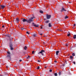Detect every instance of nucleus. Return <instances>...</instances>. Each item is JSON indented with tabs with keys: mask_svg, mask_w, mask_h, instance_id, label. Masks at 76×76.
<instances>
[{
	"mask_svg": "<svg viewBox=\"0 0 76 76\" xmlns=\"http://www.w3.org/2000/svg\"><path fill=\"white\" fill-rule=\"evenodd\" d=\"M26 48H27V47L26 46H25V47L24 48V50H26Z\"/></svg>",
	"mask_w": 76,
	"mask_h": 76,
	"instance_id": "obj_23",
	"label": "nucleus"
},
{
	"mask_svg": "<svg viewBox=\"0 0 76 76\" xmlns=\"http://www.w3.org/2000/svg\"><path fill=\"white\" fill-rule=\"evenodd\" d=\"M67 18H68V17L67 16V15H66L65 17V19H67Z\"/></svg>",
	"mask_w": 76,
	"mask_h": 76,
	"instance_id": "obj_19",
	"label": "nucleus"
},
{
	"mask_svg": "<svg viewBox=\"0 0 76 76\" xmlns=\"http://www.w3.org/2000/svg\"><path fill=\"white\" fill-rule=\"evenodd\" d=\"M16 7H19V6H18V5H17L16 6Z\"/></svg>",
	"mask_w": 76,
	"mask_h": 76,
	"instance_id": "obj_32",
	"label": "nucleus"
},
{
	"mask_svg": "<svg viewBox=\"0 0 76 76\" xmlns=\"http://www.w3.org/2000/svg\"><path fill=\"white\" fill-rule=\"evenodd\" d=\"M34 17H31L28 20L24 18L22 20V21L23 22H26L27 23H31L32 22H33V19H34Z\"/></svg>",
	"mask_w": 76,
	"mask_h": 76,
	"instance_id": "obj_1",
	"label": "nucleus"
},
{
	"mask_svg": "<svg viewBox=\"0 0 76 76\" xmlns=\"http://www.w3.org/2000/svg\"><path fill=\"white\" fill-rule=\"evenodd\" d=\"M46 17L47 19H50L51 18V15H48V14L46 15Z\"/></svg>",
	"mask_w": 76,
	"mask_h": 76,
	"instance_id": "obj_5",
	"label": "nucleus"
},
{
	"mask_svg": "<svg viewBox=\"0 0 76 76\" xmlns=\"http://www.w3.org/2000/svg\"><path fill=\"white\" fill-rule=\"evenodd\" d=\"M61 72H62L59 71L58 73V75H59V76H60L61 75Z\"/></svg>",
	"mask_w": 76,
	"mask_h": 76,
	"instance_id": "obj_14",
	"label": "nucleus"
},
{
	"mask_svg": "<svg viewBox=\"0 0 76 76\" xmlns=\"http://www.w3.org/2000/svg\"><path fill=\"white\" fill-rule=\"evenodd\" d=\"M7 37H9L10 38V37H11V35L10 34H7Z\"/></svg>",
	"mask_w": 76,
	"mask_h": 76,
	"instance_id": "obj_15",
	"label": "nucleus"
},
{
	"mask_svg": "<svg viewBox=\"0 0 76 76\" xmlns=\"http://www.w3.org/2000/svg\"><path fill=\"white\" fill-rule=\"evenodd\" d=\"M16 22L17 23H18V22H19V20L18 18H16Z\"/></svg>",
	"mask_w": 76,
	"mask_h": 76,
	"instance_id": "obj_9",
	"label": "nucleus"
},
{
	"mask_svg": "<svg viewBox=\"0 0 76 76\" xmlns=\"http://www.w3.org/2000/svg\"><path fill=\"white\" fill-rule=\"evenodd\" d=\"M71 3V2H69V3Z\"/></svg>",
	"mask_w": 76,
	"mask_h": 76,
	"instance_id": "obj_47",
	"label": "nucleus"
},
{
	"mask_svg": "<svg viewBox=\"0 0 76 76\" xmlns=\"http://www.w3.org/2000/svg\"><path fill=\"white\" fill-rule=\"evenodd\" d=\"M70 35V34H67V36L68 37H69V36Z\"/></svg>",
	"mask_w": 76,
	"mask_h": 76,
	"instance_id": "obj_28",
	"label": "nucleus"
},
{
	"mask_svg": "<svg viewBox=\"0 0 76 76\" xmlns=\"http://www.w3.org/2000/svg\"><path fill=\"white\" fill-rule=\"evenodd\" d=\"M47 66H45V69H47Z\"/></svg>",
	"mask_w": 76,
	"mask_h": 76,
	"instance_id": "obj_41",
	"label": "nucleus"
},
{
	"mask_svg": "<svg viewBox=\"0 0 76 76\" xmlns=\"http://www.w3.org/2000/svg\"><path fill=\"white\" fill-rule=\"evenodd\" d=\"M32 24H33V25H34V23H32Z\"/></svg>",
	"mask_w": 76,
	"mask_h": 76,
	"instance_id": "obj_48",
	"label": "nucleus"
},
{
	"mask_svg": "<svg viewBox=\"0 0 76 76\" xmlns=\"http://www.w3.org/2000/svg\"><path fill=\"white\" fill-rule=\"evenodd\" d=\"M10 40H9V41H11V39H13V37H10Z\"/></svg>",
	"mask_w": 76,
	"mask_h": 76,
	"instance_id": "obj_16",
	"label": "nucleus"
},
{
	"mask_svg": "<svg viewBox=\"0 0 76 76\" xmlns=\"http://www.w3.org/2000/svg\"><path fill=\"white\" fill-rule=\"evenodd\" d=\"M73 38H74V39H76V35H74Z\"/></svg>",
	"mask_w": 76,
	"mask_h": 76,
	"instance_id": "obj_13",
	"label": "nucleus"
},
{
	"mask_svg": "<svg viewBox=\"0 0 76 76\" xmlns=\"http://www.w3.org/2000/svg\"><path fill=\"white\" fill-rule=\"evenodd\" d=\"M2 28H4V25L2 26Z\"/></svg>",
	"mask_w": 76,
	"mask_h": 76,
	"instance_id": "obj_39",
	"label": "nucleus"
},
{
	"mask_svg": "<svg viewBox=\"0 0 76 76\" xmlns=\"http://www.w3.org/2000/svg\"><path fill=\"white\" fill-rule=\"evenodd\" d=\"M21 30H22V31H23V29H25V28L22 27L21 28Z\"/></svg>",
	"mask_w": 76,
	"mask_h": 76,
	"instance_id": "obj_21",
	"label": "nucleus"
},
{
	"mask_svg": "<svg viewBox=\"0 0 76 76\" xmlns=\"http://www.w3.org/2000/svg\"><path fill=\"white\" fill-rule=\"evenodd\" d=\"M0 6L1 7L0 8V9H4V7H5V6L4 5H1Z\"/></svg>",
	"mask_w": 76,
	"mask_h": 76,
	"instance_id": "obj_7",
	"label": "nucleus"
},
{
	"mask_svg": "<svg viewBox=\"0 0 76 76\" xmlns=\"http://www.w3.org/2000/svg\"><path fill=\"white\" fill-rule=\"evenodd\" d=\"M8 54L7 55V58L8 59H9V60H11V56H10V52H7Z\"/></svg>",
	"mask_w": 76,
	"mask_h": 76,
	"instance_id": "obj_2",
	"label": "nucleus"
},
{
	"mask_svg": "<svg viewBox=\"0 0 76 76\" xmlns=\"http://www.w3.org/2000/svg\"><path fill=\"white\" fill-rule=\"evenodd\" d=\"M7 68H8V67H9V66H8L7 65H6Z\"/></svg>",
	"mask_w": 76,
	"mask_h": 76,
	"instance_id": "obj_37",
	"label": "nucleus"
},
{
	"mask_svg": "<svg viewBox=\"0 0 76 76\" xmlns=\"http://www.w3.org/2000/svg\"><path fill=\"white\" fill-rule=\"evenodd\" d=\"M49 71L50 72H52V70L50 69Z\"/></svg>",
	"mask_w": 76,
	"mask_h": 76,
	"instance_id": "obj_34",
	"label": "nucleus"
},
{
	"mask_svg": "<svg viewBox=\"0 0 76 76\" xmlns=\"http://www.w3.org/2000/svg\"><path fill=\"white\" fill-rule=\"evenodd\" d=\"M40 68V67H39V66H38L37 67V70H39V69Z\"/></svg>",
	"mask_w": 76,
	"mask_h": 76,
	"instance_id": "obj_25",
	"label": "nucleus"
},
{
	"mask_svg": "<svg viewBox=\"0 0 76 76\" xmlns=\"http://www.w3.org/2000/svg\"><path fill=\"white\" fill-rule=\"evenodd\" d=\"M73 56H71L70 57L69 59L70 60H73Z\"/></svg>",
	"mask_w": 76,
	"mask_h": 76,
	"instance_id": "obj_10",
	"label": "nucleus"
},
{
	"mask_svg": "<svg viewBox=\"0 0 76 76\" xmlns=\"http://www.w3.org/2000/svg\"><path fill=\"white\" fill-rule=\"evenodd\" d=\"M28 58L30 57V56H28Z\"/></svg>",
	"mask_w": 76,
	"mask_h": 76,
	"instance_id": "obj_46",
	"label": "nucleus"
},
{
	"mask_svg": "<svg viewBox=\"0 0 76 76\" xmlns=\"http://www.w3.org/2000/svg\"><path fill=\"white\" fill-rule=\"evenodd\" d=\"M33 36L34 37H35L37 36V34H33Z\"/></svg>",
	"mask_w": 76,
	"mask_h": 76,
	"instance_id": "obj_20",
	"label": "nucleus"
},
{
	"mask_svg": "<svg viewBox=\"0 0 76 76\" xmlns=\"http://www.w3.org/2000/svg\"><path fill=\"white\" fill-rule=\"evenodd\" d=\"M72 56H75V53H73L72 54Z\"/></svg>",
	"mask_w": 76,
	"mask_h": 76,
	"instance_id": "obj_24",
	"label": "nucleus"
},
{
	"mask_svg": "<svg viewBox=\"0 0 76 76\" xmlns=\"http://www.w3.org/2000/svg\"><path fill=\"white\" fill-rule=\"evenodd\" d=\"M39 34L40 35H42V34H40L39 33Z\"/></svg>",
	"mask_w": 76,
	"mask_h": 76,
	"instance_id": "obj_33",
	"label": "nucleus"
},
{
	"mask_svg": "<svg viewBox=\"0 0 76 76\" xmlns=\"http://www.w3.org/2000/svg\"><path fill=\"white\" fill-rule=\"evenodd\" d=\"M33 26H35V27H37V28H38V26H39V25L34 24V25H33Z\"/></svg>",
	"mask_w": 76,
	"mask_h": 76,
	"instance_id": "obj_8",
	"label": "nucleus"
},
{
	"mask_svg": "<svg viewBox=\"0 0 76 76\" xmlns=\"http://www.w3.org/2000/svg\"><path fill=\"white\" fill-rule=\"evenodd\" d=\"M40 29H42V27H41L40 28Z\"/></svg>",
	"mask_w": 76,
	"mask_h": 76,
	"instance_id": "obj_44",
	"label": "nucleus"
},
{
	"mask_svg": "<svg viewBox=\"0 0 76 76\" xmlns=\"http://www.w3.org/2000/svg\"><path fill=\"white\" fill-rule=\"evenodd\" d=\"M76 26V24H74V27H75V26Z\"/></svg>",
	"mask_w": 76,
	"mask_h": 76,
	"instance_id": "obj_43",
	"label": "nucleus"
},
{
	"mask_svg": "<svg viewBox=\"0 0 76 76\" xmlns=\"http://www.w3.org/2000/svg\"><path fill=\"white\" fill-rule=\"evenodd\" d=\"M65 45L66 47H68V44H66Z\"/></svg>",
	"mask_w": 76,
	"mask_h": 76,
	"instance_id": "obj_31",
	"label": "nucleus"
},
{
	"mask_svg": "<svg viewBox=\"0 0 76 76\" xmlns=\"http://www.w3.org/2000/svg\"><path fill=\"white\" fill-rule=\"evenodd\" d=\"M49 27H51L52 26V25H51V23H49Z\"/></svg>",
	"mask_w": 76,
	"mask_h": 76,
	"instance_id": "obj_11",
	"label": "nucleus"
},
{
	"mask_svg": "<svg viewBox=\"0 0 76 76\" xmlns=\"http://www.w3.org/2000/svg\"><path fill=\"white\" fill-rule=\"evenodd\" d=\"M57 30L58 31H62V30L61 29H57Z\"/></svg>",
	"mask_w": 76,
	"mask_h": 76,
	"instance_id": "obj_22",
	"label": "nucleus"
},
{
	"mask_svg": "<svg viewBox=\"0 0 76 76\" xmlns=\"http://www.w3.org/2000/svg\"><path fill=\"white\" fill-rule=\"evenodd\" d=\"M54 62H55V63H57V61H54Z\"/></svg>",
	"mask_w": 76,
	"mask_h": 76,
	"instance_id": "obj_42",
	"label": "nucleus"
},
{
	"mask_svg": "<svg viewBox=\"0 0 76 76\" xmlns=\"http://www.w3.org/2000/svg\"><path fill=\"white\" fill-rule=\"evenodd\" d=\"M44 20H47V19H46V18H44Z\"/></svg>",
	"mask_w": 76,
	"mask_h": 76,
	"instance_id": "obj_45",
	"label": "nucleus"
},
{
	"mask_svg": "<svg viewBox=\"0 0 76 76\" xmlns=\"http://www.w3.org/2000/svg\"><path fill=\"white\" fill-rule=\"evenodd\" d=\"M28 58H28V57H27V59Z\"/></svg>",
	"mask_w": 76,
	"mask_h": 76,
	"instance_id": "obj_49",
	"label": "nucleus"
},
{
	"mask_svg": "<svg viewBox=\"0 0 76 76\" xmlns=\"http://www.w3.org/2000/svg\"><path fill=\"white\" fill-rule=\"evenodd\" d=\"M54 75L55 76H57V73H55L54 74Z\"/></svg>",
	"mask_w": 76,
	"mask_h": 76,
	"instance_id": "obj_26",
	"label": "nucleus"
},
{
	"mask_svg": "<svg viewBox=\"0 0 76 76\" xmlns=\"http://www.w3.org/2000/svg\"><path fill=\"white\" fill-rule=\"evenodd\" d=\"M22 61V60H19L20 62H21V61Z\"/></svg>",
	"mask_w": 76,
	"mask_h": 76,
	"instance_id": "obj_38",
	"label": "nucleus"
},
{
	"mask_svg": "<svg viewBox=\"0 0 76 76\" xmlns=\"http://www.w3.org/2000/svg\"><path fill=\"white\" fill-rule=\"evenodd\" d=\"M43 53H45V50H41V51H40L39 53H38V54H42V56H44V54Z\"/></svg>",
	"mask_w": 76,
	"mask_h": 76,
	"instance_id": "obj_4",
	"label": "nucleus"
},
{
	"mask_svg": "<svg viewBox=\"0 0 76 76\" xmlns=\"http://www.w3.org/2000/svg\"><path fill=\"white\" fill-rule=\"evenodd\" d=\"M62 66H63V67H64V66H65V64H62Z\"/></svg>",
	"mask_w": 76,
	"mask_h": 76,
	"instance_id": "obj_29",
	"label": "nucleus"
},
{
	"mask_svg": "<svg viewBox=\"0 0 76 76\" xmlns=\"http://www.w3.org/2000/svg\"><path fill=\"white\" fill-rule=\"evenodd\" d=\"M65 63H66V64H67V61H65Z\"/></svg>",
	"mask_w": 76,
	"mask_h": 76,
	"instance_id": "obj_40",
	"label": "nucleus"
},
{
	"mask_svg": "<svg viewBox=\"0 0 76 76\" xmlns=\"http://www.w3.org/2000/svg\"><path fill=\"white\" fill-rule=\"evenodd\" d=\"M49 22H50V20H46L45 21V23H49Z\"/></svg>",
	"mask_w": 76,
	"mask_h": 76,
	"instance_id": "obj_17",
	"label": "nucleus"
},
{
	"mask_svg": "<svg viewBox=\"0 0 76 76\" xmlns=\"http://www.w3.org/2000/svg\"><path fill=\"white\" fill-rule=\"evenodd\" d=\"M39 12L40 13H43V11L42 10H40Z\"/></svg>",
	"mask_w": 76,
	"mask_h": 76,
	"instance_id": "obj_18",
	"label": "nucleus"
},
{
	"mask_svg": "<svg viewBox=\"0 0 76 76\" xmlns=\"http://www.w3.org/2000/svg\"><path fill=\"white\" fill-rule=\"evenodd\" d=\"M10 47L11 50H13V45L12 43V42H10Z\"/></svg>",
	"mask_w": 76,
	"mask_h": 76,
	"instance_id": "obj_3",
	"label": "nucleus"
},
{
	"mask_svg": "<svg viewBox=\"0 0 76 76\" xmlns=\"http://www.w3.org/2000/svg\"><path fill=\"white\" fill-rule=\"evenodd\" d=\"M44 44H45V42H44Z\"/></svg>",
	"mask_w": 76,
	"mask_h": 76,
	"instance_id": "obj_50",
	"label": "nucleus"
},
{
	"mask_svg": "<svg viewBox=\"0 0 76 76\" xmlns=\"http://www.w3.org/2000/svg\"><path fill=\"white\" fill-rule=\"evenodd\" d=\"M64 42H66V41H65Z\"/></svg>",
	"mask_w": 76,
	"mask_h": 76,
	"instance_id": "obj_51",
	"label": "nucleus"
},
{
	"mask_svg": "<svg viewBox=\"0 0 76 76\" xmlns=\"http://www.w3.org/2000/svg\"><path fill=\"white\" fill-rule=\"evenodd\" d=\"M59 53V51H57L56 52V55H58V54Z\"/></svg>",
	"mask_w": 76,
	"mask_h": 76,
	"instance_id": "obj_12",
	"label": "nucleus"
},
{
	"mask_svg": "<svg viewBox=\"0 0 76 76\" xmlns=\"http://www.w3.org/2000/svg\"><path fill=\"white\" fill-rule=\"evenodd\" d=\"M63 11H64V12H66V9H65V8L63 7H62V9L61 10V12H63Z\"/></svg>",
	"mask_w": 76,
	"mask_h": 76,
	"instance_id": "obj_6",
	"label": "nucleus"
},
{
	"mask_svg": "<svg viewBox=\"0 0 76 76\" xmlns=\"http://www.w3.org/2000/svg\"><path fill=\"white\" fill-rule=\"evenodd\" d=\"M37 61L38 62H39V63H40V62H41V61H39V60H38Z\"/></svg>",
	"mask_w": 76,
	"mask_h": 76,
	"instance_id": "obj_35",
	"label": "nucleus"
},
{
	"mask_svg": "<svg viewBox=\"0 0 76 76\" xmlns=\"http://www.w3.org/2000/svg\"><path fill=\"white\" fill-rule=\"evenodd\" d=\"M26 34H27L28 35H29V33L28 31H27L26 32Z\"/></svg>",
	"mask_w": 76,
	"mask_h": 76,
	"instance_id": "obj_27",
	"label": "nucleus"
},
{
	"mask_svg": "<svg viewBox=\"0 0 76 76\" xmlns=\"http://www.w3.org/2000/svg\"><path fill=\"white\" fill-rule=\"evenodd\" d=\"M73 63H74V64H76V62H75V61H73Z\"/></svg>",
	"mask_w": 76,
	"mask_h": 76,
	"instance_id": "obj_30",
	"label": "nucleus"
},
{
	"mask_svg": "<svg viewBox=\"0 0 76 76\" xmlns=\"http://www.w3.org/2000/svg\"><path fill=\"white\" fill-rule=\"evenodd\" d=\"M34 51H33L32 52V54H34Z\"/></svg>",
	"mask_w": 76,
	"mask_h": 76,
	"instance_id": "obj_36",
	"label": "nucleus"
}]
</instances>
